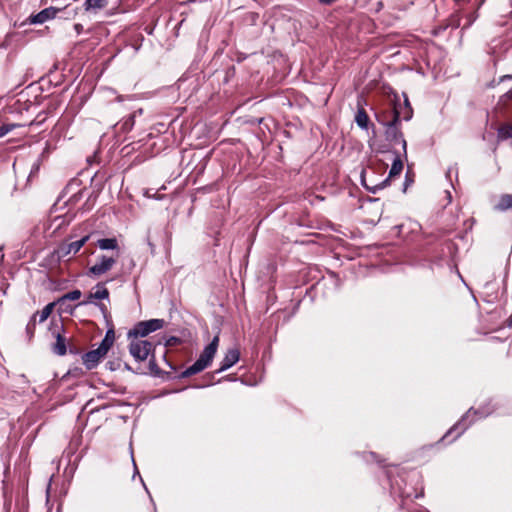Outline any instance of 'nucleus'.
Instances as JSON below:
<instances>
[{"label": "nucleus", "mask_w": 512, "mask_h": 512, "mask_svg": "<svg viewBox=\"0 0 512 512\" xmlns=\"http://www.w3.org/2000/svg\"><path fill=\"white\" fill-rule=\"evenodd\" d=\"M219 345V336L216 335L212 341L204 348L199 358L188 368L182 372V377H190L195 375L205 368H207L212 362Z\"/></svg>", "instance_id": "nucleus-1"}, {"label": "nucleus", "mask_w": 512, "mask_h": 512, "mask_svg": "<svg viewBox=\"0 0 512 512\" xmlns=\"http://www.w3.org/2000/svg\"><path fill=\"white\" fill-rule=\"evenodd\" d=\"M400 116L399 112L394 109L393 116L390 121L386 123L385 138L390 143L401 142L405 158L407 157V142L403 139L402 132L400 130Z\"/></svg>", "instance_id": "nucleus-2"}, {"label": "nucleus", "mask_w": 512, "mask_h": 512, "mask_svg": "<svg viewBox=\"0 0 512 512\" xmlns=\"http://www.w3.org/2000/svg\"><path fill=\"white\" fill-rule=\"evenodd\" d=\"M165 324L163 319H150L138 322L133 329L129 330L128 338H143L150 333L162 329Z\"/></svg>", "instance_id": "nucleus-3"}, {"label": "nucleus", "mask_w": 512, "mask_h": 512, "mask_svg": "<svg viewBox=\"0 0 512 512\" xmlns=\"http://www.w3.org/2000/svg\"><path fill=\"white\" fill-rule=\"evenodd\" d=\"M118 258V251L116 254L98 255L95 264L89 268L88 274L96 277L104 275L113 268V266L117 263Z\"/></svg>", "instance_id": "nucleus-4"}, {"label": "nucleus", "mask_w": 512, "mask_h": 512, "mask_svg": "<svg viewBox=\"0 0 512 512\" xmlns=\"http://www.w3.org/2000/svg\"><path fill=\"white\" fill-rule=\"evenodd\" d=\"M152 351L153 344L148 340L134 338L129 344V352L138 362L145 361Z\"/></svg>", "instance_id": "nucleus-5"}, {"label": "nucleus", "mask_w": 512, "mask_h": 512, "mask_svg": "<svg viewBox=\"0 0 512 512\" xmlns=\"http://www.w3.org/2000/svg\"><path fill=\"white\" fill-rule=\"evenodd\" d=\"M90 237L91 235H85L81 239L73 242H63L57 247L54 254L58 259H63L71 255H75L88 242Z\"/></svg>", "instance_id": "nucleus-6"}, {"label": "nucleus", "mask_w": 512, "mask_h": 512, "mask_svg": "<svg viewBox=\"0 0 512 512\" xmlns=\"http://www.w3.org/2000/svg\"><path fill=\"white\" fill-rule=\"evenodd\" d=\"M477 414H480V417H486L490 414V412H484V411H478V410H473L472 408L469 409L466 414L461 418V420L455 424L446 434L445 436L442 438L443 440L445 438H447L450 434H452L454 431H458L457 432V435L455 438H457L458 436H460L467 428L468 426L472 423L473 419L469 420L472 415H477Z\"/></svg>", "instance_id": "nucleus-7"}, {"label": "nucleus", "mask_w": 512, "mask_h": 512, "mask_svg": "<svg viewBox=\"0 0 512 512\" xmlns=\"http://www.w3.org/2000/svg\"><path fill=\"white\" fill-rule=\"evenodd\" d=\"M403 169V161L401 160L400 156L397 154L396 158L394 159L389 176L386 180L381 182L379 185H375L374 187H370L366 184L364 177L362 176V184L365 186V188L373 193H375L378 189H382L386 186V183L388 182L389 178L395 177L401 173Z\"/></svg>", "instance_id": "nucleus-8"}, {"label": "nucleus", "mask_w": 512, "mask_h": 512, "mask_svg": "<svg viewBox=\"0 0 512 512\" xmlns=\"http://www.w3.org/2000/svg\"><path fill=\"white\" fill-rule=\"evenodd\" d=\"M62 12V9L55 8V7H48L37 14L31 15L29 17V21L31 24H43L44 22L48 20H52L57 17V14Z\"/></svg>", "instance_id": "nucleus-9"}, {"label": "nucleus", "mask_w": 512, "mask_h": 512, "mask_svg": "<svg viewBox=\"0 0 512 512\" xmlns=\"http://www.w3.org/2000/svg\"><path fill=\"white\" fill-rule=\"evenodd\" d=\"M240 358V351L238 348H231L229 349L224 358L221 361L220 368L217 370L218 373L226 371L230 367H232L234 364H236L239 361Z\"/></svg>", "instance_id": "nucleus-10"}, {"label": "nucleus", "mask_w": 512, "mask_h": 512, "mask_svg": "<svg viewBox=\"0 0 512 512\" xmlns=\"http://www.w3.org/2000/svg\"><path fill=\"white\" fill-rule=\"evenodd\" d=\"M109 298L108 289L101 283L97 284L95 287V291L90 292L87 296V299L80 302L78 305H88L94 303V300H104Z\"/></svg>", "instance_id": "nucleus-11"}, {"label": "nucleus", "mask_w": 512, "mask_h": 512, "mask_svg": "<svg viewBox=\"0 0 512 512\" xmlns=\"http://www.w3.org/2000/svg\"><path fill=\"white\" fill-rule=\"evenodd\" d=\"M62 329H63V326H60V327L56 326L55 330L52 332L56 338L55 343L52 345V351L54 354L59 355V356H63L67 352L66 339L61 335V332H60V330H62Z\"/></svg>", "instance_id": "nucleus-12"}, {"label": "nucleus", "mask_w": 512, "mask_h": 512, "mask_svg": "<svg viewBox=\"0 0 512 512\" xmlns=\"http://www.w3.org/2000/svg\"><path fill=\"white\" fill-rule=\"evenodd\" d=\"M104 355L97 349L88 351L82 356V361L88 370L94 369L100 362Z\"/></svg>", "instance_id": "nucleus-13"}, {"label": "nucleus", "mask_w": 512, "mask_h": 512, "mask_svg": "<svg viewBox=\"0 0 512 512\" xmlns=\"http://www.w3.org/2000/svg\"><path fill=\"white\" fill-rule=\"evenodd\" d=\"M96 245L101 250H118V241L116 238H102L98 239Z\"/></svg>", "instance_id": "nucleus-14"}, {"label": "nucleus", "mask_w": 512, "mask_h": 512, "mask_svg": "<svg viewBox=\"0 0 512 512\" xmlns=\"http://www.w3.org/2000/svg\"><path fill=\"white\" fill-rule=\"evenodd\" d=\"M355 122L357 123V125L360 128L365 129V130L368 129L369 117L363 108H360L357 111V113L355 115Z\"/></svg>", "instance_id": "nucleus-15"}, {"label": "nucleus", "mask_w": 512, "mask_h": 512, "mask_svg": "<svg viewBox=\"0 0 512 512\" xmlns=\"http://www.w3.org/2000/svg\"><path fill=\"white\" fill-rule=\"evenodd\" d=\"M512 208V194H504L500 197L499 202L495 205L498 211H505Z\"/></svg>", "instance_id": "nucleus-16"}, {"label": "nucleus", "mask_w": 512, "mask_h": 512, "mask_svg": "<svg viewBox=\"0 0 512 512\" xmlns=\"http://www.w3.org/2000/svg\"><path fill=\"white\" fill-rule=\"evenodd\" d=\"M82 293L80 290L78 289H75V290H72L66 294H64L63 296H61L57 303L63 305L66 303V301H75V300H78L80 297H81Z\"/></svg>", "instance_id": "nucleus-17"}, {"label": "nucleus", "mask_w": 512, "mask_h": 512, "mask_svg": "<svg viewBox=\"0 0 512 512\" xmlns=\"http://www.w3.org/2000/svg\"><path fill=\"white\" fill-rule=\"evenodd\" d=\"M107 5V0H85V10H98L104 8Z\"/></svg>", "instance_id": "nucleus-18"}, {"label": "nucleus", "mask_w": 512, "mask_h": 512, "mask_svg": "<svg viewBox=\"0 0 512 512\" xmlns=\"http://www.w3.org/2000/svg\"><path fill=\"white\" fill-rule=\"evenodd\" d=\"M497 136L499 140L512 138V124H505L499 127Z\"/></svg>", "instance_id": "nucleus-19"}, {"label": "nucleus", "mask_w": 512, "mask_h": 512, "mask_svg": "<svg viewBox=\"0 0 512 512\" xmlns=\"http://www.w3.org/2000/svg\"><path fill=\"white\" fill-rule=\"evenodd\" d=\"M55 303L47 304L40 312H36L34 315L39 316V322L42 323L47 320L53 311Z\"/></svg>", "instance_id": "nucleus-20"}, {"label": "nucleus", "mask_w": 512, "mask_h": 512, "mask_svg": "<svg viewBox=\"0 0 512 512\" xmlns=\"http://www.w3.org/2000/svg\"><path fill=\"white\" fill-rule=\"evenodd\" d=\"M35 326H36V315H33L26 326V333H27L29 339H31L34 336Z\"/></svg>", "instance_id": "nucleus-21"}, {"label": "nucleus", "mask_w": 512, "mask_h": 512, "mask_svg": "<svg viewBox=\"0 0 512 512\" xmlns=\"http://www.w3.org/2000/svg\"><path fill=\"white\" fill-rule=\"evenodd\" d=\"M113 344H110L108 339H104L101 341L100 345L98 346L97 350L100 351L104 356L107 354L109 349L112 347Z\"/></svg>", "instance_id": "nucleus-22"}, {"label": "nucleus", "mask_w": 512, "mask_h": 512, "mask_svg": "<svg viewBox=\"0 0 512 512\" xmlns=\"http://www.w3.org/2000/svg\"><path fill=\"white\" fill-rule=\"evenodd\" d=\"M18 124H4L0 126V138L5 136L7 133L18 127Z\"/></svg>", "instance_id": "nucleus-23"}, {"label": "nucleus", "mask_w": 512, "mask_h": 512, "mask_svg": "<svg viewBox=\"0 0 512 512\" xmlns=\"http://www.w3.org/2000/svg\"><path fill=\"white\" fill-rule=\"evenodd\" d=\"M134 117H135V115H134V114L130 115V116H129L125 121H124V123H123V125H122V129H124V130H126V131H128V130L132 129V127H133V125H134Z\"/></svg>", "instance_id": "nucleus-24"}, {"label": "nucleus", "mask_w": 512, "mask_h": 512, "mask_svg": "<svg viewBox=\"0 0 512 512\" xmlns=\"http://www.w3.org/2000/svg\"><path fill=\"white\" fill-rule=\"evenodd\" d=\"M501 45H502V41L501 40H494L492 42V45L489 48L488 53H490L492 55L498 54L497 48H499Z\"/></svg>", "instance_id": "nucleus-25"}, {"label": "nucleus", "mask_w": 512, "mask_h": 512, "mask_svg": "<svg viewBox=\"0 0 512 512\" xmlns=\"http://www.w3.org/2000/svg\"><path fill=\"white\" fill-rule=\"evenodd\" d=\"M405 105H406V107L408 108V111L404 114L403 119H404V120H406V121H408V120H410V119H411V117H412V109H411V107H410V104H409V101H408V99H407V98H405Z\"/></svg>", "instance_id": "nucleus-26"}, {"label": "nucleus", "mask_w": 512, "mask_h": 512, "mask_svg": "<svg viewBox=\"0 0 512 512\" xmlns=\"http://www.w3.org/2000/svg\"><path fill=\"white\" fill-rule=\"evenodd\" d=\"M104 339H108V341L110 342V344H113V343H114V340H115V333H114V330H113V329H109V330H107V332H106V334H105Z\"/></svg>", "instance_id": "nucleus-27"}, {"label": "nucleus", "mask_w": 512, "mask_h": 512, "mask_svg": "<svg viewBox=\"0 0 512 512\" xmlns=\"http://www.w3.org/2000/svg\"><path fill=\"white\" fill-rule=\"evenodd\" d=\"M74 29H75V31H76V33H77V35H79V34H81V33H82V31H83V26H82V24L76 23V24L74 25Z\"/></svg>", "instance_id": "nucleus-28"}, {"label": "nucleus", "mask_w": 512, "mask_h": 512, "mask_svg": "<svg viewBox=\"0 0 512 512\" xmlns=\"http://www.w3.org/2000/svg\"><path fill=\"white\" fill-rule=\"evenodd\" d=\"M96 305L99 307V309H100V310H101V312L104 314V316H106V314H107V312H108L106 305H105V304H102V303H100V304H96Z\"/></svg>", "instance_id": "nucleus-29"}, {"label": "nucleus", "mask_w": 512, "mask_h": 512, "mask_svg": "<svg viewBox=\"0 0 512 512\" xmlns=\"http://www.w3.org/2000/svg\"><path fill=\"white\" fill-rule=\"evenodd\" d=\"M379 153H385V152H388L390 151L389 147L387 145H383L382 147H380L378 150H377Z\"/></svg>", "instance_id": "nucleus-30"}, {"label": "nucleus", "mask_w": 512, "mask_h": 512, "mask_svg": "<svg viewBox=\"0 0 512 512\" xmlns=\"http://www.w3.org/2000/svg\"><path fill=\"white\" fill-rule=\"evenodd\" d=\"M107 365H109V369L112 370V371L116 370L120 366L119 363L117 364V366H115L113 362H108Z\"/></svg>", "instance_id": "nucleus-31"}, {"label": "nucleus", "mask_w": 512, "mask_h": 512, "mask_svg": "<svg viewBox=\"0 0 512 512\" xmlns=\"http://www.w3.org/2000/svg\"><path fill=\"white\" fill-rule=\"evenodd\" d=\"M71 17H74L77 14L76 9L68 10L67 12Z\"/></svg>", "instance_id": "nucleus-32"}, {"label": "nucleus", "mask_w": 512, "mask_h": 512, "mask_svg": "<svg viewBox=\"0 0 512 512\" xmlns=\"http://www.w3.org/2000/svg\"><path fill=\"white\" fill-rule=\"evenodd\" d=\"M506 78H511V76H510V75L502 76V77L500 78L499 82H502V81H503L504 79H506Z\"/></svg>", "instance_id": "nucleus-33"}, {"label": "nucleus", "mask_w": 512, "mask_h": 512, "mask_svg": "<svg viewBox=\"0 0 512 512\" xmlns=\"http://www.w3.org/2000/svg\"><path fill=\"white\" fill-rule=\"evenodd\" d=\"M500 60H501V58H500V57H498V56H496V57L493 59V62H494V64H496V63H497L498 61H500Z\"/></svg>", "instance_id": "nucleus-34"}, {"label": "nucleus", "mask_w": 512, "mask_h": 512, "mask_svg": "<svg viewBox=\"0 0 512 512\" xmlns=\"http://www.w3.org/2000/svg\"><path fill=\"white\" fill-rule=\"evenodd\" d=\"M417 71H418V73L424 75V71L422 70V67H420Z\"/></svg>", "instance_id": "nucleus-35"}, {"label": "nucleus", "mask_w": 512, "mask_h": 512, "mask_svg": "<svg viewBox=\"0 0 512 512\" xmlns=\"http://www.w3.org/2000/svg\"><path fill=\"white\" fill-rule=\"evenodd\" d=\"M63 222H64V220H62L61 223L57 224L56 228H60V226L62 225Z\"/></svg>", "instance_id": "nucleus-36"}, {"label": "nucleus", "mask_w": 512, "mask_h": 512, "mask_svg": "<svg viewBox=\"0 0 512 512\" xmlns=\"http://www.w3.org/2000/svg\"><path fill=\"white\" fill-rule=\"evenodd\" d=\"M133 465L136 467V462L134 460H133ZM135 472L138 473L136 468H135Z\"/></svg>", "instance_id": "nucleus-37"}, {"label": "nucleus", "mask_w": 512, "mask_h": 512, "mask_svg": "<svg viewBox=\"0 0 512 512\" xmlns=\"http://www.w3.org/2000/svg\"><path fill=\"white\" fill-rule=\"evenodd\" d=\"M125 368H126L127 370H130V369H131V368L129 367V365H128V364H125Z\"/></svg>", "instance_id": "nucleus-38"}, {"label": "nucleus", "mask_w": 512, "mask_h": 512, "mask_svg": "<svg viewBox=\"0 0 512 512\" xmlns=\"http://www.w3.org/2000/svg\"><path fill=\"white\" fill-rule=\"evenodd\" d=\"M511 325H512V319L510 320V323H509V326H511Z\"/></svg>", "instance_id": "nucleus-39"}]
</instances>
